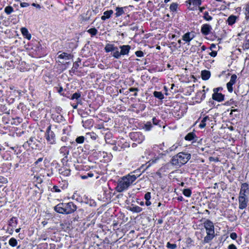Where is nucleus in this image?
Listing matches in <instances>:
<instances>
[{"label":"nucleus","mask_w":249,"mask_h":249,"mask_svg":"<svg viewBox=\"0 0 249 249\" xmlns=\"http://www.w3.org/2000/svg\"><path fill=\"white\" fill-rule=\"evenodd\" d=\"M191 157V155L189 153L179 152L172 157L171 163L173 165L180 166L187 163Z\"/></svg>","instance_id":"f257e3e1"},{"label":"nucleus","mask_w":249,"mask_h":249,"mask_svg":"<svg viewBox=\"0 0 249 249\" xmlns=\"http://www.w3.org/2000/svg\"><path fill=\"white\" fill-rule=\"evenodd\" d=\"M51 125H50L47 128L45 137L47 142L50 144L55 143V135L53 131L51 130Z\"/></svg>","instance_id":"f03ea898"},{"label":"nucleus","mask_w":249,"mask_h":249,"mask_svg":"<svg viewBox=\"0 0 249 249\" xmlns=\"http://www.w3.org/2000/svg\"><path fill=\"white\" fill-rule=\"evenodd\" d=\"M119 49H120V52L118 50H117V52L115 53V58L119 59L121 55H127L129 53V51L131 49L130 46L128 45H121L119 46Z\"/></svg>","instance_id":"7ed1b4c3"},{"label":"nucleus","mask_w":249,"mask_h":249,"mask_svg":"<svg viewBox=\"0 0 249 249\" xmlns=\"http://www.w3.org/2000/svg\"><path fill=\"white\" fill-rule=\"evenodd\" d=\"M23 146L27 148L31 147L32 149H36L39 147V141L35 137H31L29 141L24 142Z\"/></svg>","instance_id":"20e7f679"},{"label":"nucleus","mask_w":249,"mask_h":249,"mask_svg":"<svg viewBox=\"0 0 249 249\" xmlns=\"http://www.w3.org/2000/svg\"><path fill=\"white\" fill-rule=\"evenodd\" d=\"M130 184H131L128 181L127 178L125 177H124L116 187L117 191L118 192H122L127 189Z\"/></svg>","instance_id":"39448f33"},{"label":"nucleus","mask_w":249,"mask_h":249,"mask_svg":"<svg viewBox=\"0 0 249 249\" xmlns=\"http://www.w3.org/2000/svg\"><path fill=\"white\" fill-rule=\"evenodd\" d=\"M77 209V206L72 202L64 203V213L68 214L74 213Z\"/></svg>","instance_id":"423d86ee"},{"label":"nucleus","mask_w":249,"mask_h":249,"mask_svg":"<svg viewBox=\"0 0 249 249\" xmlns=\"http://www.w3.org/2000/svg\"><path fill=\"white\" fill-rule=\"evenodd\" d=\"M105 51L106 53L112 52V56L115 58V53L117 52L118 48L113 44L107 43L105 47Z\"/></svg>","instance_id":"0eeeda50"},{"label":"nucleus","mask_w":249,"mask_h":249,"mask_svg":"<svg viewBox=\"0 0 249 249\" xmlns=\"http://www.w3.org/2000/svg\"><path fill=\"white\" fill-rule=\"evenodd\" d=\"M204 226L206 230V232L214 233L213 223L211 220H206L204 222Z\"/></svg>","instance_id":"6e6552de"},{"label":"nucleus","mask_w":249,"mask_h":249,"mask_svg":"<svg viewBox=\"0 0 249 249\" xmlns=\"http://www.w3.org/2000/svg\"><path fill=\"white\" fill-rule=\"evenodd\" d=\"M237 75L235 74H232L231 77L230 81L227 84V88L230 92L233 91L232 86L236 81Z\"/></svg>","instance_id":"1a4fd4ad"},{"label":"nucleus","mask_w":249,"mask_h":249,"mask_svg":"<svg viewBox=\"0 0 249 249\" xmlns=\"http://www.w3.org/2000/svg\"><path fill=\"white\" fill-rule=\"evenodd\" d=\"M92 12L91 11H87L86 13H84L80 16L79 20L81 23L87 21L90 19Z\"/></svg>","instance_id":"9d476101"},{"label":"nucleus","mask_w":249,"mask_h":249,"mask_svg":"<svg viewBox=\"0 0 249 249\" xmlns=\"http://www.w3.org/2000/svg\"><path fill=\"white\" fill-rule=\"evenodd\" d=\"M212 29V28L210 25L204 24L201 26V32L203 35L207 36L210 34Z\"/></svg>","instance_id":"9b49d317"},{"label":"nucleus","mask_w":249,"mask_h":249,"mask_svg":"<svg viewBox=\"0 0 249 249\" xmlns=\"http://www.w3.org/2000/svg\"><path fill=\"white\" fill-rule=\"evenodd\" d=\"M239 199V208L240 209H245L247 206V204L248 202V197L243 198L238 197Z\"/></svg>","instance_id":"f8f14e48"},{"label":"nucleus","mask_w":249,"mask_h":249,"mask_svg":"<svg viewBox=\"0 0 249 249\" xmlns=\"http://www.w3.org/2000/svg\"><path fill=\"white\" fill-rule=\"evenodd\" d=\"M194 37V36L193 34L190 32H187L182 36V39L186 43H189Z\"/></svg>","instance_id":"ddd939ff"},{"label":"nucleus","mask_w":249,"mask_h":249,"mask_svg":"<svg viewBox=\"0 0 249 249\" xmlns=\"http://www.w3.org/2000/svg\"><path fill=\"white\" fill-rule=\"evenodd\" d=\"M213 100L218 102H221L224 100V95L221 93H213L212 95Z\"/></svg>","instance_id":"4468645a"},{"label":"nucleus","mask_w":249,"mask_h":249,"mask_svg":"<svg viewBox=\"0 0 249 249\" xmlns=\"http://www.w3.org/2000/svg\"><path fill=\"white\" fill-rule=\"evenodd\" d=\"M54 210L56 212L62 213V214H65L64 213V203H60L57 205H56L54 207Z\"/></svg>","instance_id":"2eb2a0df"},{"label":"nucleus","mask_w":249,"mask_h":249,"mask_svg":"<svg viewBox=\"0 0 249 249\" xmlns=\"http://www.w3.org/2000/svg\"><path fill=\"white\" fill-rule=\"evenodd\" d=\"M59 172L62 176L68 177L70 175L71 170L66 167H62L59 169Z\"/></svg>","instance_id":"dca6fc26"},{"label":"nucleus","mask_w":249,"mask_h":249,"mask_svg":"<svg viewBox=\"0 0 249 249\" xmlns=\"http://www.w3.org/2000/svg\"><path fill=\"white\" fill-rule=\"evenodd\" d=\"M207 235L204 237L203 241V243H208L211 241L214 237V233L206 232Z\"/></svg>","instance_id":"f3484780"},{"label":"nucleus","mask_w":249,"mask_h":249,"mask_svg":"<svg viewBox=\"0 0 249 249\" xmlns=\"http://www.w3.org/2000/svg\"><path fill=\"white\" fill-rule=\"evenodd\" d=\"M21 32L22 35L26 38L28 40H30L31 38V35L29 33L28 30L25 27L21 28Z\"/></svg>","instance_id":"a211bd4d"},{"label":"nucleus","mask_w":249,"mask_h":249,"mask_svg":"<svg viewBox=\"0 0 249 249\" xmlns=\"http://www.w3.org/2000/svg\"><path fill=\"white\" fill-rule=\"evenodd\" d=\"M211 76V72L209 71L204 70L201 71V77L204 80H207Z\"/></svg>","instance_id":"6ab92c4d"},{"label":"nucleus","mask_w":249,"mask_h":249,"mask_svg":"<svg viewBox=\"0 0 249 249\" xmlns=\"http://www.w3.org/2000/svg\"><path fill=\"white\" fill-rule=\"evenodd\" d=\"M113 13V12L111 10L105 11L104 13V15L101 17V19L103 20H105L106 19L109 18Z\"/></svg>","instance_id":"aec40b11"},{"label":"nucleus","mask_w":249,"mask_h":249,"mask_svg":"<svg viewBox=\"0 0 249 249\" xmlns=\"http://www.w3.org/2000/svg\"><path fill=\"white\" fill-rule=\"evenodd\" d=\"M139 175H128L127 176H125V177L127 178L128 181L129 182V183L131 184L136 179V178L139 177Z\"/></svg>","instance_id":"412c9836"},{"label":"nucleus","mask_w":249,"mask_h":249,"mask_svg":"<svg viewBox=\"0 0 249 249\" xmlns=\"http://www.w3.org/2000/svg\"><path fill=\"white\" fill-rule=\"evenodd\" d=\"M237 18V17L234 15H231L230 16L228 19L227 22L228 23V24L230 25H233L236 21Z\"/></svg>","instance_id":"4be33fe9"},{"label":"nucleus","mask_w":249,"mask_h":249,"mask_svg":"<svg viewBox=\"0 0 249 249\" xmlns=\"http://www.w3.org/2000/svg\"><path fill=\"white\" fill-rule=\"evenodd\" d=\"M72 57V55L66 53H63L58 56V58L65 59H70Z\"/></svg>","instance_id":"5701e85b"},{"label":"nucleus","mask_w":249,"mask_h":249,"mask_svg":"<svg viewBox=\"0 0 249 249\" xmlns=\"http://www.w3.org/2000/svg\"><path fill=\"white\" fill-rule=\"evenodd\" d=\"M196 137V134L194 132L188 133L185 137L184 139L186 141H192Z\"/></svg>","instance_id":"b1692460"},{"label":"nucleus","mask_w":249,"mask_h":249,"mask_svg":"<svg viewBox=\"0 0 249 249\" xmlns=\"http://www.w3.org/2000/svg\"><path fill=\"white\" fill-rule=\"evenodd\" d=\"M115 11V16L116 17H120L124 13L123 7H116Z\"/></svg>","instance_id":"393cba45"},{"label":"nucleus","mask_w":249,"mask_h":249,"mask_svg":"<svg viewBox=\"0 0 249 249\" xmlns=\"http://www.w3.org/2000/svg\"><path fill=\"white\" fill-rule=\"evenodd\" d=\"M209 119V117L208 116L204 117L201 120V121L199 125V127L201 128H204L206 125V122Z\"/></svg>","instance_id":"a878e982"},{"label":"nucleus","mask_w":249,"mask_h":249,"mask_svg":"<svg viewBox=\"0 0 249 249\" xmlns=\"http://www.w3.org/2000/svg\"><path fill=\"white\" fill-rule=\"evenodd\" d=\"M152 127L151 122H146L143 125V128L146 131H149Z\"/></svg>","instance_id":"bb28decb"},{"label":"nucleus","mask_w":249,"mask_h":249,"mask_svg":"<svg viewBox=\"0 0 249 249\" xmlns=\"http://www.w3.org/2000/svg\"><path fill=\"white\" fill-rule=\"evenodd\" d=\"M249 184L247 183H244L241 185L240 191L246 193L247 191H249Z\"/></svg>","instance_id":"cd10ccee"},{"label":"nucleus","mask_w":249,"mask_h":249,"mask_svg":"<svg viewBox=\"0 0 249 249\" xmlns=\"http://www.w3.org/2000/svg\"><path fill=\"white\" fill-rule=\"evenodd\" d=\"M130 210L131 212L138 213H140L141 211H142V209L141 207H140L139 206H135L130 208Z\"/></svg>","instance_id":"c85d7f7f"},{"label":"nucleus","mask_w":249,"mask_h":249,"mask_svg":"<svg viewBox=\"0 0 249 249\" xmlns=\"http://www.w3.org/2000/svg\"><path fill=\"white\" fill-rule=\"evenodd\" d=\"M153 94H154V96L159 99H163L164 98V96L163 95V94L161 93V92H160V91H154V93H153Z\"/></svg>","instance_id":"c756f323"},{"label":"nucleus","mask_w":249,"mask_h":249,"mask_svg":"<svg viewBox=\"0 0 249 249\" xmlns=\"http://www.w3.org/2000/svg\"><path fill=\"white\" fill-rule=\"evenodd\" d=\"M190 4L194 6H199L201 4V0H189Z\"/></svg>","instance_id":"7c9ffc66"},{"label":"nucleus","mask_w":249,"mask_h":249,"mask_svg":"<svg viewBox=\"0 0 249 249\" xmlns=\"http://www.w3.org/2000/svg\"><path fill=\"white\" fill-rule=\"evenodd\" d=\"M9 244L12 247H16L17 244H18V242L17 241V240L12 237L10 239L9 241Z\"/></svg>","instance_id":"2f4dec72"},{"label":"nucleus","mask_w":249,"mask_h":249,"mask_svg":"<svg viewBox=\"0 0 249 249\" xmlns=\"http://www.w3.org/2000/svg\"><path fill=\"white\" fill-rule=\"evenodd\" d=\"M14 11V8L11 6H7L4 8V12L7 14L10 15Z\"/></svg>","instance_id":"473e14b6"},{"label":"nucleus","mask_w":249,"mask_h":249,"mask_svg":"<svg viewBox=\"0 0 249 249\" xmlns=\"http://www.w3.org/2000/svg\"><path fill=\"white\" fill-rule=\"evenodd\" d=\"M87 32L90 34L91 36H95L97 33L98 31L95 28H92L89 29Z\"/></svg>","instance_id":"72a5a7b5"},{"label":"nucleus","mask_w":249,"mask_h":249,"mask_svg":"<svg viewBox=\"0 0 249 249\" xmlns=\"http://www.w3.org/2000/svg\"><path fill=\"white\" fill-rule=\"evenodd\" d=\"M81 95L80 92H75L72 95V96L71 98V100L76 99L77 100H78L81 97Z\"/></svg>","instance_id":"f704fd0d"},{"label":"nucleus","mask_w":249,"mask_h":249,"mask_svg":"<svg viewBox=\"0 0 249 249\" xmlns=\"http://www.w3.org/2000/svg\"><path fill=\"white\" fill-rule=\"evenodd\" d=\"M60 153L63 154L64 155H68L69 153V150L67 149V147L66 146H62L60 148Z\"/></svg>","instance_id":"c9c22d12"},{"label":"nucleus","mask_w":249,"mask_h":249,"mask_svg":"<svg viewBox=\"0 0 249 249\" xmlns=\"http://www.w3.org/2000/svg\"><path fill=\"white\" fill-rule=\"evenodd\" d=\"M183 194L187 197H190L192 194V191L190 189H185L183 190Z\"/></svg>","instance_id":"e433bc0d"},{"label":"nucleus","mask_w":249,"mask_h":249,"mask_svg":"<svg viewBox=\"0 0 249 249\" xmlns=\"http://www.w3.org/2000/svg\"><path fill=\"white\" fill-rule=\"evenodd\" d=\"M178 6V4L177 3L173 2L170 5V9L171 11L175 12L177 10Z\"/></svg>","instance_id":"4c0bfd02"},{"label":"nucleus","mask_w":249,"mask_h":249,"mask_svg":"<svg viewBox=\"0 0 249 249\" xmlns=\"http://www.w3.org/2000/svg\"><path fill=\"white\" fill-rule=\"evenodd\" d=\"M203 18L207 21H210L213 18L209 15V13L208 12H205L204 13Z\"/></svg>","instance_id":"58836bf2"},{"label":"nucleus","mask_w":249,"mask_h":249,"mask_svg":"<svg viewBox=\"0 0 249 249\" xmlns=\"http://www.w3.org/2000/svg\"><path fill=\"white\" fill-rule=\"evenodd\" d=\"M56 91L61 95L63 96H66L64 93L63 92L64 89L62 87H55L54 88Z\"/></svg>","instance_id":"ea45409f"},{"label":"nucleus","mask_w":249,"mask_h":249,"mask_svg":"<svg viewBox=\"0 0 249 249\" xmlns=\"http://www.w3.org/2000/svg\"><path fill=\"white\" fill-rule=\"evenodd\" d=\"M85 141V137L84 136H79L76 138L75 141L78 143H83Z\"/></svg>","instance_id":"a19ab883"},{"label":"nucleus","mask_w":249,"mask_h":249,"mask_svg":"<svg viewBox=\"0 0 249 249\" xmlns=\"http://www.w3.org/2000/svg\"><path fill=\"white\" fill-rule=\"evenodd\" d=\"M236 103L237 102H235L233 99H231L230 100L226 102L224 105L226 106H231Z\"/></svg>","instance_id":"79ce46f5"},{"label":"nucleus","mask_w":249,"mask_h":249,"mask_svg":"<svg viewBox=\"0 0 249 249\" xmlns=\"http://www.w3.org/2000/svg\"><path fill=\"white\" fill-rule=\"evenodd\" d=\"M16 218L15 217H13L12 218H11L10 220V222H9V225L11 226H15V225L17 224V221H16Z\"/></svg>","instance_id":"37998d69"},{"label":"nucleus","mask_w":249,"mask_h":249,"mask_svg":"<svg viewBox=\"0 0 249 249\" xmlns=\"http://www.w3.org/2000/svg\"><path fill=\"white\" fill-rule=\"evenodd\" d=\"M78 59H79L78 61L75 62H74L73 63V67H72V70L73 71H76L78 69V68L79 67L78 62H80L81 60H80V59L79 58Z\"/></svg>","instance_id":"c03bdc74"},{"label":"nucleus","mask_w":249,"mask_h":249,"mask_svg":"<svg viewBox=\"0 0 249 249\" xmlns=\"http://www.w3.org/2000/svg\"><path fill=\"white\" fill-rule=\"evenodd\" d=\"M167 247L171 249H175L177 248V245L176 244H171L168 242L167 244Z\"/></svg>","instance_id":"a18cd8bd"},{"label":"nucleus","mask_w":249,"mask_h":249,"mask_svg":"<svg viewBox=\"0 0 249 249\" xmlns=\"http://www.w3.org/2000/svg\"><path fill=\"white\" fill-rule=\"evenodd\" d=\"M129 90L131 92L135 91V92L134 94V96L136 97L138 95L137 93V91L139 90L138 88H131L129 89Z\"/></svg>","instance_id":"49530a36"},{"label":"nucleus","mask_w":249,"mask_h":249,"mask_svg":"<svg viewBox=\"0 0 249 249\" xmlns=\"http://www.w3.org/2000/svg\"><path fill=\"white\" fill-rule=\"evenodd\" d=\"M135 54L138 57H142L143 56V53L141 51H137L135 52Z\"/></svg>","instance_id":"de8ad7c7"},{"label":"nucleus","mask_w":249,"mask_h":249,"mask_svg":"<svg viewBox=\"0 0 249 249\" xmlns=\"http://www.w3.org/2000/svg\"><path fill=\"white\" fill-rule=\"evenodd\" d=\"M160 122V121L155 117L152 119V122L154 125H158Z\"/></svg>","instance_id":"09e8293b"},{"label":"nucleus","mask_w":249,"mask_h":249,"mask_svg":"<svg viewBox=\"0 0 249 249\" xmlns=\"http://www.w3.org/2000/svg\"><path fill=\"white\" fill-rule=\"evenodd\" d=\"M144 198L146 200H150L151 198V193L150 192L146 193L144 195Z\"/></svg>","instance_id":"8fccbe9b"},{"label":"nucleus","mask_w":249,"mask_h":249,"mask_svg":"<svg viewBox=\"0 0 249 249\" xmlns=\"http://www.w3.org/2000/svg\"><path fill=\"white\" fill-rule=\"evenodd\" d=\"M177 147H178L177 145H174L172 146H171V147H170L168 149V150H167V151L168 152H171V151H174V150H175L177 148Z\"/></svg>","instance_id":"3c124183"},{"label":"nucleus","mask_w":249,"mask_h":249,"mask_svg":"<svg viewBox=\"0 0 249 249\" xmlns=\"http://www.w3.org/2000/svg\"><path fill=\"white\" fill-rule=\"evenodd\" d=\"M243 47L244 49H249V40H247V42L243 44Z\"/></svg>","instance_id":"603ef678"},{"label":"nucleus","mask_w":249,"mask_h":249,"mask_svg":"<svg viewBox=\"0 0 249 249\" xmlns=\"http://www.w3.org/2000/svg\"><path fill=\"white\" fill-rule=\"evenodd\" d=\"M230 237L232 239H235L237 238V234L235 232H232L230 234Z\"/></svg>","instance_id":"864d4df0"},{"label":"nucleus","mask_w":249,"mask_h":249,"mask_svg":"<svg viewBox=\"0 0 249 249\" xmlns=\"http://www.w3.org/2000/svg\"><path fill=\"white\" fill-rule=\"evenodd\" d=\"M20 5L21 7H26L29 6V4L27 2H21Z\"/></svg>","instance_id":"5fc2aeb1"},{"label":"nucleus","mask_w":249,"mask_h":249,"mask_svg":"<svg viewBox=\"0 0 249 249\" xmlns=\"http://www.w3.org/2000/svg\"><path fill=\"white\" fill-rule=\"evenodd\" d=\"M245 193H245V192H241V191H240L239 197H240V198L242 197H243V198L247 197Z\"/></svg>","instance_id":"6e6d98bb"},{"label":"nucleus","mask_w":249,"mask_h":249,"mask_svg":"<svg viewBox=\"0 0 249 249\" xmlns=\"http://www.w3.org/2000/svg\"><path fill=\"white\" fill-rule=\"evenodd\" d=\"M60 226H61V229L62 230H63L65 231H66V227L67 226V224L66 223H61L60 224Z\"/></svg>","instance_id":"4d7b16f0"},{"label":"nucleus","mask_w":249,"mask_h":249,"mask_svg":"<svg viewBox=\"0 0 249 249\" xmlns=\"http://www.w3.org/2000/svg\"><path fill=\"white\" fill-rule=\"evenodd\" d=\"M222 88L221 87H218L217 88H215L213 89V93H219L218 91L222 90Z\"/></svg>","instance_id":"13d9d810"},{"label":"nucleus","mask_w":249,"mask_h":249,"mask_svg":"<svg viewBox=\"0 0 249 249\" xmlns=\"http://www.w3.org/2000/svg\"><path fill=\"white\" fill-rule=\"evenodd\" d=\"M53 190L55 192H60L61 190L58 188V187L56 186H54L53 187Z\"/></svg>","instance_id":"bf43d9fd"},{"label":"nucleus","mask_w":249,"mask_h":249,"mask_svg":"<svg viewBox=\"0 0 249 249\" xmlns=\"http://www.w3.org/2000/svg\"><path fill=\"white\" fill-rule=\"evenodd\" d=\"M209 54L212 57H215L217 55V52L216 51H212L209 53Z\"/></svg>","instance_id":"052dcab7"},{"label":"nucleus","mask_w":249,"mask_h":249,"mask_svg":"<svg viewBox=\"0 0 249 249\" xmlns=\"http://www.w3.org/2000/svg\"><path fill=\"white\" fill-rule=\"evenodd\" d=\"M209 160L211 161H218V159L217 158L215 159L214 158H213V157H209Z\"/></svg>","instance_id":"680f3d73"},{"label":"nucleus","mask_w":249,"mask_h":249,"mask_svg":"<svg viewBox=\"0 0 249 249\" xmlns=\"http://www.w3.org/2000/svg\"><path fill=\"white\" fill-rule=\"evenodd\" d=\"M228 249H237V248L234 244H231L229 246Z\"/></svg>","instance_id":"e2e57ef3"},{"label":"nucleus","mask_w":249,"mask_h":249,"mask_svg":"<svg viewBox=\"0 0 249 249\" xmlns=\"http://www.w3.org/2000/svg\"><path fill=\"white\" fill-rule=\"evenodd\" d=\"M32 5L33 6H35V7H36L37 8L40 9L41 8L40 5L39 4H36V3H32Z\"/></svg>","instance_id":"0e129e2a"},{"label":"nucleus","mask_w":249,"mask_h":249,"mask_svg":"<svg viewBox=\"0 0 249 249\" xmlns=\"http://www.w3.org/2000/svg\"><path fill=\"white\" fill-rule=\"evenodd\" d=\"M43 160V158H40L37 159V160L35 162V164H37L39 162L42 161Z\"/></svg>","instance_id":"69168bd1"},{"label":"nucleus","mask_w":249,"mask_h":249,"mask_svg":"<svg viewBox=\"0 0 249 249\" xmlns=\"http://www.w3.org/2000/svg\"><path fill=\"white\" fill-rule=\"evenodd\" d=\"M138 27L137 25L133 26L131 28V30H133V31L137 30H138Z\"/></svg>","instance_id":"338daca9"},{"label":"nucleus","mask_w":249,"mask_h":249,"mask_svg":"<svg viewBox=\"0 0 249 249\" xmlns=\"http://www.w3.org/2000/svg\"><path fill=\"white\" fill-rule=\"evenodd\" d=\"M145 204L146 206H150L151 204V202L150 201V200H146Z\"/></svg>","instance_id":"774afa93"}]
</instances>
